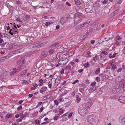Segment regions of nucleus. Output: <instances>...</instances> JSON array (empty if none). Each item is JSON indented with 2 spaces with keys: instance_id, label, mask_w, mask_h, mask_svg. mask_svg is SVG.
<instances>
[{
  "instance_id": "f257e3e1",
  "label": "nucleus",
  "mask_w": 125,
  "mask_h": 125,
  "mask_svg": "<svg viewBox=\"0 0 125 125\" xmlns=\"http://www.w3.org/2000/svg\"><path fill=\"white\" fill-rule=\"evenodd\" d=\"M87 121L93 125L96 124L99 120L98 116L92 115H89L87 118Z\"/></svg>"
},
{
  "instance_id": "f03ea898",
  "label": "nucleus",
  "mask_w": 125,
  "mask_h": 125,
  "mask_svg": "<svg viewBox=\"0 0 125 125\" xmlns=\"http://www.w3.org/2000/svg\"><path fill=\"white\" fill-rule=\"evenodd\" d=\"M85 105V104L83 105L82 107H79V108L78 112L82 116H84L86 114L85 111L86 109L84 107Z\"/></svg>"
},
{
  "instance_id": "7ed1b4c3",
  "label": "nucleus",
  "mask_w": 125,
  "mask_h": 125,
  "mask_svg": "<svg viewBox=\"0 0 125 125\" xmlns=\"http://www.w3.org/2000/svg\"><path fill=\"white\" fill-rule=\"evenodd\" d=\"M2 47L4 49H12L13 47V45L11 43H9L8 42H6L3 43L2 44Z\"/></svg>"
},
{
  "instance_id": "20e7f679",
  "label": "nucleus",
  "mask_w": 125,
  "mask_h": 125,
  "mask_svg": "<svg viewBox=\"0 0 125 125\" xmlns=\"http://www.w3.org/2000/svg\"><path fill=\"white\" fill-rule=\"evenodd\" d=\"M11 27L12 28L10 30L9 32L11 35H12L13 34H15L16 33L17 31V29L15 25V23L11 24Z\"/></svg>"
},
{
  "instance_id": "39448f33",
  "label": "nucleus",
  "mask_w": 125,
  "mask_h": 125,
  "mask_svg": "<svg viewBox=\"0 0 125 125\" xmlns=\"http://www.w3.org/2000/svg\"><path fill=\"white\" fill-rule=\"evenodd\" d=\"M68 19V17L66 15H64L61 18L60 21V22L62 24H63Z\"/></svg>"
},
{
  "instance_id": "423d86ee",
  "label": "nucleus",
  "mask_w": 125,
  "mask_h": 125,
  "mask_svg": "<svg viewBox=\"0 0 125 125\" xmlns=\"http://www.w3.org/2000/svg\"><path fill=\"white\" fill-rule=\"evenodd\" d=\"M68 61V59L67 58L63 59L62 58L60 59L59 62H61V65H64L67 63Z\"/></svg>"
},
{
  "instance_id": "0eeeda50",
  "label": "nucleus",
  "mask_w": 125,
  "mask_h": 125,
  "mask_svg": "<svg viewBox=\"0 0 125 125\" xmlns=\"http://www.w3.org/2000/svg\"><path fill=\"white\" fill-rule=\"evenodd\" d=\"M25 59L23 58H22L17 62V64L18 65H22L25 63Z\"/></svg>"
},
{
  "instance_id": "6e6552de",
  "label": "nucleus",
  "mask_w": 125,
  "mask_h": 125,
  "mask_svg": "<svg viewBox=\"0 0 125 125\" xmlns=\"http://www.w3.org/2000/svg\"><path fill=\"white\" fill-rule=\"evenodd\" d=\"M81 18L74 17V22L75 24H78L79 23L81 22Z\"/></svg>"
},
{
  "instance_id": "1a4fd4ad",
  "label": "nucleus",
  "mask_w": 125,
  "mask_h": 125,
  "mask_svg": "<svg viewBox=\"0 0 125 125\" xmlns=\"http://www.w3.org/2000/svg\"><path fill=\"white\" fill-rule=\"evenodd\" d=\"M118 100L121 103H125V96H120L118 98Z\"/></svg>"
},
{
  "instance_id": "9d476101",
  "label": "nucleus",
  "mask_w": 125,
  "mask_h": 125,
  "mask_svg": "<svg viewBox=\"0 0 125 125\" xmlns=\"http://www.w3.org/2000/svg\"><path fill=\"white\" fill-rule=\"evenodd\" d=\"M43 45V44L42 43H37L35 44H33L32 45L33 46H32V47H40L42 46Z\"/></svg>"
},
{
  "instance_id": "9b49d317",
  "label": "nucleus",
  "mask_w": 125,
  "mask_h": 125,
  "mask_svg": "<svg viewBox=\"0 0 125 125\" xmlns=\"http://www.w3.org/2000/svg\"><path fill=\"white\" fill-rule=\"evenodd\" d=\"M61 80V78L60 77H58L55 79V84L56 85V87L57 85L60 83Z\"/></svg>"
},
{
  "instance_id": "f8f14e48",
  "label": "nucleus",
  "mask_w": 125,
  "mask_h": 125,
  "mask_svg": "<svg viewBox=\"0 0 125 125\" xmlns=\"http://www.w3.org/2000/svg\"><path fill=\"white\" fill-rule=\"evenodd\" d=\"M119 86L120 90L123 89V91L125 92V85L123 83H120L119 84Z\"/></svg>"
},
{
  "instance_id": "ddd939ff",
  "label": "nucleus",
  "mask_w": 125,
  "mask_h": 125,
  "mask_svg": "<svg viewBox=\"0 0 125 125\" xmlns=\"http://www.w3.org/2000/svg\"><path fill=\"white\" fill-rule=\"evenodd\" d=\"M120 90L119 86L118 87H117L116 88L113 89L112 90V92L114 93L115 94L120 91Z\"/></svg>"
},
{
  "instance_id": "4468645a",
  "label": "nucleus",
  "mask_w": 125,
  "mask_h": 125,
  "mask_svg": "<svg viewBox=\"0 0 125 125\" xmlns=\"http://www.w3.org/2000/svg\"><path fill=\"white\" fill-rule=\"evenodd\" d=\"M26 67V66L24 65L20 66H19L17 68V72H19L21 71V70L25 68Z\"/></svg>"
},
{
  "instance_id": "2eb2a0df",
  "label": "nucleus",
  "mask_w": 125,
  "mask_h": 125,
  "mask_svg": "<svg viewBox=\"0 0 125 125\" xmlns=\"http://www.w3.org/2000/svg\"><path fill=\"white\" fill-rule=\"evenodd\" d=\"M82 17V14L81 13L77 12L75 13V14L74 17L76 18H81Z\"/></svg>"
},
{
  "instance_id": "dca6fc26",
  "label": "nucleus",
  "mask_w": 125,
  "mask_h": 125,
  "mask_svg": "<svg viewBox=\"0 0 125 125\" xmlns=\"http://www.w3.org/2000/svg\"><path fill=\"white\" fill-rule=\"evenodd\" d=\"M30 16L28 15H24L23 17L22 18L23 21L26 22H27L26 20L30 18Z\"/></svg>"
},
{
  "instance_id": "f3484780",
  "label": "nucleus",
  "mask_w": 125,
  "mask_h": 125,
  "mask_svg": "<svg viewBox=\"0 0 125 125\" xmlns=\"http://www.w3.org/2000/svg\"><path fill=\"white\" fill-rule=\"evenodd\" d=\"M48 54V52L46 51H43L41 53L42 56L43 57L46 56Z\"/></svg>"
},
{
  "instance_id": "a211bd4d",
  "label": "nucleus",
  "mask_w": 125,
  "mask_h": 125,
  "mask_svg": "<svg viewBox=\"0 0 125 125\" xmlns=\"http://www.w3.org/2000/svg\"><path fill=\"white\" fill-rule=\"evenodd\" d=\"M51 97V95L50 94L46 95L43 96L42 100L43 101L46 100L47 99Z\"/></svg>"
},
{
  "instance_id": "6ab92c4d",
  "label": "nucleus",
  "mask_w": 125,
  "mask_h": 125,
  "mask_svg": "<svg viewBox=\"0 0 125 125\" xmlns=\"http://www.w3.org/2000/svg\"><path fill=\"white\" fill-rule=\"evenodd\" d=\"M47 87L46 86L42 87L41 89L40 92L42 93H43V92L45 91Z\"/></svg>"
},
{
  "instance_id": "aec40b11",
  "label": "nucleus",
  "mask_w": 125,
  "mask_h": 125,
  "mask_svg": "<svg viewBox=\"0 0 125 125\" xmlns=\"http://www.w3.org/2000/svg\"><path fill=\"white\" fill-rule=\"evenodd\" d=\"M120 118L122 122L125 124V115H123L121 116Z\"/></svg>"
},
{
  "instance_id": "412c9836",
  "label": "nucleus",
  "mask_w": 125,
  "mask_h": 125,
  "mask_svg": "<svg viewBox=\"0 0 125 125\" xmlns=\"http://www.w3.org/2000/svg\"><path fill=\"white\" fill-rule=\"evenodd\" d=\"M59 43H55L52 45L50 47H57L59 45Z\"/></svg>"
},
{
  "instance_id": "4be33fe9",
  "label": "nucleus",
  "mask_w": 125,
  "mask_h": 125,
  "mask_svg": "<svg viewBox=\"0 0 125 125\" xmlns=\"http://www.w3.org/2000/svg\"><path fill=\"white\" fill-rule=\"evenodd\" d=\"M71 68V67L70 65L69 64L68 66H66L64 68V69L66 71H69L70 70Z\"/></svg>"
},
{
  "instance_id": "5701e85b",
  "label": "nucleus",
  "mask_w": 125,
  "mask_h": 125,
  "mask_svg": "<svg viewBox=\"0 0 125 125\" xmlns=\"http://www.w3.org/2000/svg\"><path fill=\"white\" fill-rule=\"evenodd\" d=\"M55 50L53 49H51L48 51V52L50 55L52 54L54 52Z\"/></svg>"
},
{
  "instance_id": "b1692460",
  "label": "nucleus",
  "mask_w": 125,
  "mask_h": 125,
  "mask_svg": "<svg viewBox=\"0 0 125 125\" xmlns=\"http://www.w3.org/2000/svg\"><path fill=\"white\" fill-rule=\"evenodd\" d=\"M16 72H17V70L16 68H14L10 73L11 75H12L14 74Z\"/></svg>"
},
{
  "instance_id": "393cba45",
  "label": "nucleus",
  "mask_w": 125,
  "mask_h": 125,
  "mask_svg": "<svg viewBox=\"0 0 125 125\" xmlns=\"http://www.w3.org/2000/svg\"><path fill=\"white\" fill-rule=\"evenodd\" d=\"M0 72H1V73H3L4 74H8V72L5 70L4 71V70L1 68H0Z\"/></svg>"
},
{
  "instance_id": "a878e982",
  "label": "nucleus",
  "mask_w": 125,
  "mask_h": 125,
  "mask_svg": "<svg viewBox=\"0 0 125 125\" xmlns=\"http://www.w3.org/2000/svg\"><path fill=\"white\" fill-rule=\"evenodd\" d=\"M83 26V25L82 24H81L80 25H77L75 27V29L76 30H78Z\"/></svg>"
},
{
  "instance_id": "bb28decb",
  "label": "nucleus",
  "mask_w": 125,
  "mask_h": 125,
  "mask_svg": "<svg viewBox=\"0 0 125 125\" xmlns=\"http://www.w3.org/2000/svg\"><path fill=\"white\" fill-rule=\"evenodd\" d=\"M99 59V57L96 54L95 56L93 57V60L94 61H97Z\"/></svg>"
},
{
  "instance_id": "cd10ccee",
  "label": "nucleus",
  "mask_w": 125,
  "mask_h": 125,
  "mask_svg": "<svg viewBox=\"0 0 125 125\" xmlns=\"http://www.w3.org/2000/svg\"><path fill=\"white\" fill-rule=\"evenodd\" d=\"M60 113H59V115H61L64 113V110L62 108H61L59 109Z\"/></svg>"
},
{
  "instance_id": "c85d7f7f",
  "label": "nucleus",
  "mask_w": 125,
  "mask_h": 125,
  "mask_svg": "<svg viewBox=\"0 0 125 125\" xmlns=\"http://www.w3.org/2000/svg\"><path fill=\"white\" fill-rule=\"evenodd\" d=\"M75 2L77 5H79L81 4V2L79 0H75Z\"/></svg>"
},
{
  "instance_id": "c756f323",
  "label": "nucleus",
  "mask_w": 125,
  "mask_h": 125,
  "mask_svg": "<svg viewBox=\"0 0 125 125\" xmlns=\"http://www.w3.org/2000/svg\"><path fill=\"white\" fill-rule=\"evenodd\" d=\"M12 116L11 114H8L6 115V117L7 118H9L11 117Z\"/></svg>"
},
{
  "instance_id": "7c9ffc66",
  "label": "nucleus",
  "mask_w": 125,
  "mask_h": 125,
  "mask_svg": "<svg viewBox=\"0 0 125 125\" xmlns=\"http://www.w3.org/2000/svg\"><path fill=\"white\" fill-rule=\"evenodd\" d=\"M19 116H20L21 119H23L25 117V115H24L23 113H21L19 114Z\"/></svg>"
},
{
  "instance_id": "2f4dec72",
  "label": "nucleus",
  "mask_w": 125,
  "mask_h": 125,
  "mask_svg": "<svg viewBox=\"0 0 125 125\" xmlns=\"http://www.w3.org/2000/svg\"><path fill=\"white\" fill-rule=\"evenodd\" d=\"M27 70H25L24 71H23L21 72V73H20V75H24L27 72Z\"/></svg>"
},
{
  "instance_id": "473e14b6",
  "label": "nucleus",
  "mask_w": 125,
  "mask_h": 125,
  "mask_svg": "<svg viewBox=\"0 0 125 125\" xmlns=\"http://www.w3.org/2000/svg\"><path fill=\"white\" fill-rule=\"evenodd\" d=\"M111 65L112 66V69H116L117 68V66H116V65L115 64L111 63Z\"/></svg>"
},
{
  "instance_id": "72a5a7b5",
  "label": "nucleus",
  "mask_w": 125,
  "mask_h": 125,
  "mask_svg": "<svg viewBox=\"0 0 125 125\" xmlns=\"http://www.w3.org/2000/svg\"><path fill=\"white\" fill-rule=\"evenodd\" d=\"M31 81H26L24 80L22 82V83H25L26 84H28L30 83Z\"/></svg>"
},
{
  "instance_id": "f704fd0d",
  "label": "nucleus",
  "mask_w": 125,
  "mask_h": 125,
  "mask_svg": "<svg viewBox=\"0 0 125 125\" xmlns=\"http://www.w3.org/2000/svg\"><path fill=\"white\" fill-rule=\"evenodd\" d=\"M52 81L51 80L49 81L48 83V86L49 87L51 88L52 86Z\"/></svg>"
},
{
  "instance_id": "c9c22d12",
  "label": "nucleus",
  "mask_w": 125,
  "mask_h": 125,
  "mask_svg": "<svg viewBox=\"0 0 125 125\" xmlns=\"http://www.w3.org/2000/svg\"><path fill=\"white\" fill-rule=\"evenodd\" d=\"M89 62H87L85 63L83 65L84 67L87 68L89 66Z\"/></svg>"
},
{
  "instance_id": "e433bc0d",
  "label": "nucleus",
  "mask_w": 125,
  "mask_h": 125,
  "mask_svg": "<svg viewBox=\"0 0 125 125\" xmlns=\"http://www.w3.org/2000/svg\"><path fill=\"white\" fill-rule=\"evenodd\" d=\"M91 21H90V20H89L85 21L82 24L83 25V26L84 25H85L89 23Z\"/></svg>"
},
{
  "instance_id": "4c0bfd02",
  "label": "nucleus",
  "mask_w": 125,
  "mask_h": 125,
  "mask_svg": "<svg viewBox=\"0 0 125 125\" xmlns=\"http://www.w3.org/2000/svg\"><path fill=\"white\" fill-rule=\"evenodd\" d=\"M117 12V10H116L114 12H112L111 14L112 16V17H113L116 14Z\"/></svg>"
},
{
  "instance_id": "58836bf2",
  "label": "nucleus",
  "mask_w": 125,
  "mask_h": 125,
  "mask_svg": "<svg viewBox=\"0 0 125 125\" xmlns=\"http://www.w3.org/2000/svg\"><path fill=\"white\" fill-rule=\"evenodd\" d=\"M24 49L23 48L21 49H18V50H16V52L17 53H18L19 52H22L23 51Z\"/></svg>"
},
{
  "instance_id": "ea45409f",
  "label": "nucleus",
  "mask_w": 125,
  "mask_h": 125,
  "mask_svg": "<svg viewBox=\"0 0 125 125\" xmlns=\"http://www.w3.org/2000/svg\"><path fill=\"white\" fill-rule=\"evenodd\" d=\"M38 113V112L37 111H36L34 113L32 114V115L34 117H35L37 115Z\"/></svg>"
},
{
  "instance_id": "a19ab883",
  "label": "nucleus",
  "mask_w": 125,
  "mask_h": 125,
  "mask_svg": "<svg viewBox=\"0 0 125 125\" xmlns=\"http://www.w3.org/2000/svg\"><path fill=\"white\" fill-rule=\"evenodd\" d=\"M100 68H98L97 70L95 71V73L96 74H97L99 73L100 72Z\"/></svg>"
},
{
  "instance_id": "79ce46f5",
  "label": "nucleus",
  "mask_w": 125,
  "mask_h": 125,
  "mask_svg": "<svg viewBox=\"0 0 125 125\" xmlns=\"http://www.w3.org/2000/svg\"><path fill=\"white\" fill-rule=\"evenodd\" d=\"M69 112H68L64 114L62 116V117H63V116H67L68 115H69Z\"/></svg>"
},
{
  "instance_id": "37998d69",
  "label": "nucleus",
  "mask_w": 125,
  "mask_h": 125,
  "mask_svg": "<svg viewBox=\"0 0 125 125\" xmlns=\"http://www.w3.org/2000/svg\"><path fill=\"white\" fill-rule=\"evenodd\" d=\"M108 2V0H104L103 1H102V2L103 4H105L107 3Z\"/></svg>"
},
{
  "instance_id": "c03bdc74",
  "label": "nucleus",
  "mask_w": 125,
  "mask_h": 125,
  "mask_svg": "<svg viewBox=\"0 0 125 125\" xmlns=\"http://www.w3.org/2000/svg\"><path fill=\"white\" fill-rule=\"evenodd\" d=\"M76 97V100L78 101L77 103L79 102L80 101L81 99L78 96H77Z\"/></svg>"
},
{
  "instance_id": "a18cd8bd",
  "label": "nucleus",
  "mask_w": 125,
  "mask_h": 125,
  "mask_svg": "<svg viewBox=\"0 0 125 125\" xmlns=\"http://www.w3.org/2000/svg\"><path fill=\"white\" fill-rule=\"evenodd\" d=\"M91 53L90 52H86V56H89L90 55Z\"/></svg>"
},
{
  "instance_id": "49530a36",
  "label": "nucleus",
  "mask_w": 125,
  "mask_h": 125,
  "mask_svg": "<svg viewBox=\"0 0 125 125\" xmlns=\"http://www.w3.org/2000/svg\"><path fill=\"white\" fill-rule=\"evenodd\" d=\"M96 84V82H92L91 84V86H94Z\"/></svg>"
},
{
  "instance_id": "de8ad7c7",
  "label": "nucleus",
  "mask_w": 125,
  "mask_h": 125,
  "mask_svg": "<svg viewBox=\"0 0 125 125\" xmlns=\"http://www.w3.org/2000/svg\"><path fill=\"white\" fill-rule=\"evenodd\" d=\"M51 23H52V22L50 23L48 22H46L45 23V25L46 26H48Z\"/></svg>"
},
{
  "instance_id": "09e8293b",
  "label": "nucleus",
  "mask_w": 125,
  "mask_h": 125,
  "mask_svg": "<svg viewBox=\"0 0 125 125\" xmlns=\"http://www.w3.org/2000/svg\"><path fill=\"white\" fill-rule=\"evenodd\" d=\"M96 81L98 82H99L100 81V78L99 77H97L96 78Z\"/></svg>"
},
{
  "instance_id": "8fccbe9b",
  "label": "nucleus",
  "mask_w": 125,
  "mask_h": 125,
  "mask_svg": "<svg viewBox=\"0 0 125 125\" xmlns=\"http://www.w3.org/2000/svg\"><path fill=\"white\" fill-rule=\"evenodd\" d=\"M102 52V54H103L105 55H107L108 54V53L106 51H103Z\"/></svg>"
},
{
  "instance_id": "3c124183",
  "label": "nucleus",
  "mask_w": 125,
  "mask_h": 125,
  "mask_svg": "<svg viewBox=\"0 0 125 125\" xmlns=\"http://www.w3.org/2000/svg\"><path fill=\"white\" fill-rule=\"evenodd\" d=\"M54 103L56 105H58V104L59 103H58V101L57 100H55L54 101Z\"/></svg>"
},
{
  "instance_id": "603ef678",
  "label": "nucleus",
  "mask_w": 125,
  "mask_h": 125,
  "mask_svg": "<svg viewBox=\"0 0 125 125\" xmlns=\"http://www.w3.org/2000/svg\"><path fill=\"white\" fill-rule=\"evenodd\" d=\"M16 20L18 21H19L20 22H22V21L19 18H17L16 19Z\"/></svg>"
},
{
  "instance_id": "864d4df0",
  "label": "nucleus",
  "mask_w": 125,
  "mask_h": 125,
  "mask_svg": "<svg viewBox=\"0 0 125 125\" xmlns=\"http://www.w3.org/2000/svg\"><path fill=\"white\" fill-rule=\"evenodd\" d=\"M120 36L118 35L117 36L116 38L115 39V40H117L120 39Z\"/></svg>"
},
{
  "instance_id": "5fc2aeb1",
  "label": "nucleus",
  "mask_w": 125,
  "mask_h": 125,
  "mask_svg": "<svg viewBox=\"0 0 125 125\" xmlns=\"http://www.w3.org/2000/svg\"><path fill=\"white\" fill-rule=\"evenodd\" d=\"M122 0H120L119 1L116 3L118 5L120 4L121 3H122Z\"/></svg>"
},
{
  "instance_id": "6e6d98bb",
  "label": "nucleus",
  "mask_w": 125,
  "mask_h": 125,
  "mask_svg": "<svg viewBox=\"0 0 125 125\" xmlns=\"http://www.w3.org/2000/svg\"><path fill=\"white\" fill-rule=\"evenodd\" d=\"M22 108V107L21 105H20L18 107L17 110H19Z\"/></svg>"
},
{
  "instance_id": "4d7b16f0",
  "label": "nucleus",
  "mask_w": 125,
  "mask_h": 125,
  "mask_svg": "<svg viewBox=\"0 0 125 125\" xmlns=\"http://www.w3.org/2000/svg\"><path fill=\"white\" fill-rule=\"evenodd\" d=\"M78 81H79L78 80H76L72 84H74L77 83L78 82Z\"/></svg>"
},
{
  "instance_id": "13d9d810",
  "label": "nucleus",
  "mask_w": 125,
  "mask_h": 125,
  "mask_svg": "<svg viewBox=\"0 0 125 125\" xmlns=\"http://www.w3.org/2000/svg\"><path fill=\"white\" fill-rule=\"evenodd\" d=\"M28 115V112H25L24 114V115H25V117Z\"/></svg>"
},
{
  "instance_id": "bf43d9fd",
  "label": "nucleus",
  "mask_w": 125,
  "mask_h": 125,
  "mask_svg": "<svg viewBox=\"0 0 125 125\" xmlns=\"http://www.w3.org/2000/svg\"><path fill=\"white\" fill-rule=\"evenodd\" d=\"M35 123L37 124H39L40 123V122L38 120H35Z\"/></svg>"
},
{
  "instance_id": "052dcab7",
  "label": "nucleus",
  "mask_w": 125,
  "mask_h": 125,
  "mask_svg": "<svg viewBox=\"0 0 125 125\" xmlns=\"http://www.w3.org/2000/svg\"><path fill=\"white\" fill-rule=\"evenodd\" d=\"M95 89V88H94V90H92V89H89V91L91 92H93V91H94L95 90V89Z\"/></svg>"
},
{
  "instance_id": "680f3d73",
  "label": "nucleus",
  "mask_w": 125,
  "mask_h": 125,
  "mask_svg": "<svg viewBox=\"0 0 125 125\" xmlns=\"http://www.w3.org/2000/svg\"><path fill=\"white\" fill-rule=\"evenodd\" d=\"M122 70H125V66L124 64H123L122 67Z\"/></svg>"
},
{
  "instance_id": "e2e57ef3",
  "label": "nucleus",
  "mask_w": 125,
  "mask_h": 125,
  "mask_svg": "<svg viewBox=\"0 0 125 125\" xmlns=\"http://www.w3.org/2000/svg\"><path fill=\"white\" fill-rule=\"evenodd\" d=\"M59 117V116H55L54 118V120H57V119H58V118Z\"/></svg>"
},
{
  "instance_id": "0e129e2a",
  "label": "nucleus",
  "mask_w": 125,
  "mask_h": 125,
  "mask_svg": "<svg viewBox=\"0 0 125 125\" xmlns=\"http://www.w3.org/2000/svg\"><path fill=\"white\" fill-rule=\"evenodd\" d=\"M43 107H41L40 108V110L39 112L41 113V112H42V111L43 110Z\"/></svg>"
},
{
  "instance_id": "69168bd1",
  "label": "nucleus",
  "mask_w": 125,
  "mask_h": 125,
  "mask_svg": "<svg viewBox=\"0 0 125 125\" xmlns=\"http://www.w3.org/2000/svg\"><path fill=\"white\" fill-rule=\"evenodd\" d=\"M112 57V54L111 53H110L109 54V57L111 58H113Z\"/></svg>"
},
{
  "instance_id": "338daca9",
  "label": "nucleus",
  "mask_w": 125,
  "mask_h": 125,
  "mask_svg": "<svg viewBox=\"0 0 125 125\" xmlns=\"http://www.w3.org/2000/svg\"><path fill=\"white\" fill-rule=\"evenodd\" d=\"M116 53H114L113 54H112V58H114L116 56Z\"/></svg>"
},
{
  "instance_id": "774afa93",
  "label": "nucleus",
  "mask_w": 125,
  "mask_h": 125,
  "mask_svg": "<svg viewBox=\"0 0 125 125\" xmlns=\"http://www.w3.org/2000/svg\"><path fill=\"white\" fill-rule=\"evenodd\" d=\"M22 120L21 118H18L17 119L16 121L18 122H21V121Z\"/></svg>"
}]
</instances>
